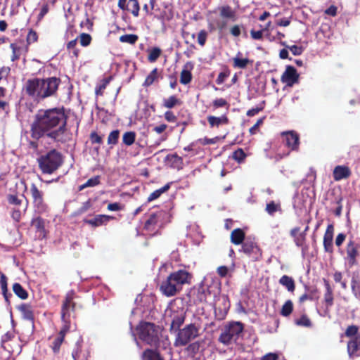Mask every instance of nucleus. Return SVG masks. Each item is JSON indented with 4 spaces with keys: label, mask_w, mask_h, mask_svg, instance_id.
<instances>
[{
    "label": "nucleus",
    "mask_w": 360,
    "mask_h": 360,
    "mask_svg": "<svg viewBox=\"0 0 360 360\" xmlns=\"http://www.w3.org/2000/svg\"><path fill=\"white\" fill-rule=\"evenodd\" d=\"M66 123L67 117L63 109L40 110L32 125V136L39 139L46 133L56 141L65 142L68 140Z\"/></svg>",
    "instance_id": "nucleus-1"
},
{
    "label": "nucleus",
    "mask_w": 360,
    "mask_h": 360,
    "mask_svg": "<svg viewBox=\"0 0 360 360\" xmlns=\"http://www.w3.org/2000/svg\"><path fill=\"white\" fill-rule=\"evenodd\" d=\"M359 328L356 325L348 326L341 337L348 338L349 340L347 343V352L349 359H354L360 356V333Z\"/></svg>",
    "instance_id": "nucleus-5"
},
{
    "label": "nucleus",
    "mask_w": 360,
    "mask_h": 360,
    "mask_svg": "<svg viewBox=\"0 0 360 360\" xmlns=\"http://www.w3.org/2000/svg\"><path fill=\"white\" fill-rule=\"evenodd\" d=\"M139 302V309L143 313L150 309L153 305V296L152 295H139L136 297V302Z\"/></svg>",
    "instance_id": "nucleus-22"
},
{
    "label": "nucleus",
    "mask_w": 360,
    "mask_h": 360,
    "mask_svg": "<svg viewBox=\"0 0 360 360\" xmlns=\"http://www.w3.org/2000/svg\"><path fill=\"white\" fill-rule=\"evenodd\" d=\"M158 68H154L146 78L143 86H149L152 85L153 82L158 79Z\"/></svg>",
    "instance_id": "nucleus-42"
},
{
    "label": "nucleus",
    "mask_w": 360,
    "mask_h": 360,
    "mask_svg": "<svg viewBox=\"0 0 360 360\" xmlns=\"http://www.w3.org/2000/svg\"><path fill=\"white\" fill-rule=\"evenodd\" d=\"M200 326L195 323H189L183 328L177 330L174 345L176 347H184L189 344L191 341L200 335Z\"/></svg>",
    "instance_id": "nucleus-7"
},
{
    "label": "nucleus",
    "mask_w": 360,
    "mask_h": 360,
    "mask_svg": "<svg viewBox=\"0 0 360 360\" xmlns=\"http://www.w3.org/2000/svg\"><path fill=\"white\" fill-rule=\"evenodd\" d=\"M283 143L290 149L289 151L283 153H276L274 156L276 161H279L290 155V151L298 152L300 150V135L295 131H285L281 133Z\"/></svg>",
    "instance_id": "nucleus-8"
},
{
    "label": "nucleus",
    "mask_w": 360,
    "mask_h": 360,
    "mask_svg": "<svg viewBox=\"0 0 360 360\" xmlns=\"http://www.w3.org/2000/svg\"><path fill=\"white\" fill-rule=\"evenodd\" d=\"M333 236L334 226L333 224H330L327 226L323 239V245L324 251L330 254H333L334 252L333 243Z\"/></svg>",
    "instance_id": "nucleus-16"
},
{
    "label": "nucleus",
    "mask_w": 360,
    "mask_h": 360,
    "mask_svg": "<svg viewBox=\"0 0 360 360\" xmlns=\"http://www.w3.org/2000/svg\"><path fill=\"white\" fill-rule=\"evenodd\" d=\"M119 136V130H114L111 131L108 137V143L109 145H115L117 143Z\"/></svg>",
    "instance_id": "nucleus-51"
},
{
    "label": "nucleus",
    "mask_w": 360,
    "mask_h": 360,
    "mask_svg": "<svg viewBox=\"0 0 360 360\" xmlns=\"http://www.w3.org/2000/svg\"><path fill=\"white\" fill-rule=\"evenodd\" d=\"M135 141V134L132 131L126 132L122 136V141L127 146H131Z\"/></svg>",
    "instance_id": "nucleus-46"
},
{
    "label": "nucleus",
    "mask_w": 360,
    "mask_h": 360,
    "mask_svg": "<svg viewBox=\"0 0 360 360\" xmlns=\"http://www.w3.org/2000/svg\"><path fill=\"white\" fill-rule=\"evenodd\" d=\"M346 239V234L340 233L335 238V243L338 248H340Z\"/></svg>",
    "instance_id": "nucleus-62"
},
{
    "label": "nucleus",
    "mask_w": 360,
    "mask_h": 360,
    "mask_svg": "<svg viewBox=\"0 0 360 360\" xmlns=\"http://www.w3.org/2000/svg\"><path fill=\"white\" fill-rule=\"evenodd\" d=\"M165 161L171 167L176 169H182L184 165L183 158L176 153L167 155Z\"/></svg>",
    "instance_id": "nucleus-24"
},
{
    "label": "nucleus",
    "mask_w": 360,
    "mask_h": 360,
    "mask_svg": "<svg viewBox=\"0 0 360 360\" xmlns=\"http://www.w3.org/2000/svg\"><path fill=\"white\" fill-rule=\"evenodd\" d=\"M77 44V39L69 41L67 44V48L70 51H72L75 56H78V50L75 49Z\"/></svg>",
    "instance_id": "nucleus-61"
},
{
    "label": "nucleus",
    "mask_w": 360,
    "mask_h": 360,
    "mask_svg": "<svg viewBox=\"0 0 360 360\" xmlns=\"http://www.w3.org/2000/svg\"><path fill=\"white\" fill-rule=\"evenodd\" d=\"M352 174L351 169L346 165H338L333 171V176L335 181H339L349 178Z\"/></svg>",
    "instance_id": "nucleus-21"
},
{
    "label": "nucleus",
    "mask_w": 360,
    "mask_h": 360,
    "mask_svg": "<svg viewBox=\"0 0 360 360\" xmlns=\"http://www.w3.org/2000/svg\"><path fill=\"white\" fill-rule=\"evenodd\" d=\"M193 275L185 269H179L172 272L163 281L160 286V290L166 297H173L179 293L184 285L191 283Z\"/></svg>",
    "instance_id": "nucleus-2"
},
{
    "label": "nucleus",
    "mask_w": 360,
    "mask_h": 360,
    "mask_svg": "<svg viewBox=\"0 0 360 360\" xmlns=\"http://www.w3.org/2000/svg\"><path fill=\"white\" fill-rule=\"evenodd\" d=\"M10 47L12 50V55L11 56V61L14 62L18 60L22 53H26L28 51V46L25 45L23 42H14L11 44Z\"/></svg>",
    "instance_id": "nucleus-19"
},
{
    "label": "nucleus",
    "mask_w": 360,
    "mask_h": 360,
    "mask_svg": "<svg viewBox=\"0 0 360 360\" xmlns=\"http://www.w3.org/2000/svg\"><path fill=\"white\" fill-rule=\"evenodd\" d=\"M171 319L170 331L178 330L185 321V313L182 311L172 310L169 315Z\"/></svg>",
    "instance_id": "nucleus-17"
},
{
    "label": "nucleus",
    "mask_w": 360,
    "mask_h": 360,
    "mask_svg": "<svg viewBox=\"0 0 360 360\" xmlns=\"http://www.w3.org/2000/svg\"><path fill=\"white\" fill-rule=\"evenodd\" d=\"M306 240V236L304 232H301L299 236H296L294 239V242L297 247H302Z\"/></svg>",
    "instance_id": "nucleus-55"
},
{
    "label": "nucleus",
    "mask_w": 360,
    "mask_h": 360,
    "mask_svg": "<svg viewBox=\"0 0 360 360\" xmlns=\"http://www.w3.org/2000/svg\"><path fill=\"white\" fill-rule=\"evenodd\" d=\"M305 290L309 293L313 300H317L319 298V291L316 286L304 285Z\"/></svg>",
    "instance_id": "nucleus-45"
},
{
    "label": "nucleus",
    "mask_w": 360,
    "mask_h": 360,
    "mask_svg": "<svg viewBox=\"0 0 360 360\" xmlns=\"http://www.w3.org/2000/svg\"><path fill=\"white\" fill-rule=\"evenodd\" d=\"M212 106L214 109L224 107H226V108H229V104L226 99L220 98H217L212 101Z\"/></svg>",
    "instance_id": "nucleus-49"
},
{
    "label": "nucleus",
    "mask_w": 360,
    "mask_h": 360,
    "mask_svg": "<svg viewBox=\"0 0 360 360\" xmlns=\"http://www.w3.org/2000/svg\"><path fill=\"white\" fill-rule=\"evenodd\" d=\"M37 162L42 173L51 174L61 166L63 157L58 151L53 149L41 155L37 159Z\"/></svg>",
    "instance_id": "nucleus-4"
},
{
    "label": "nucleus",
    "mask_w": 360,
    "mask_h": 360,
    "mask_svg": "<svg viewBox=\"0 0 360 360\" xmlns=\"http://www.w3.org/2000/svg\"><path fill=\"white\" fill-rule=\"evenodd\" d=\"M160 328L153 323L141 321L136 326V335L144 344L158 347L160 345Z\"/></svg>",
    "instance_id": "nucleus-3"
},
{
    "label": "nucleus",
    "mask_w": 360,
    "mask_h": 360,
    "mask_svg": "<svg viewBox=\"0 0 360 360\" xmlns=\"http://www.w3.org/2000/svg\"><path fill=\"white\" fill-rule=\"evenodd\" d=\"M246 157L247 155L242 148H238L233 153L232 155L233 159L238 163L243 162Z\"/></svg>",
    "instance_id": "nucleus-43"
},
{
    "label": "nucleus",
    "mask_w": 360,
    "mask_h": 360,
    "mask_svg": "<svg viewBox=\"0 0 360 360\" xmlns=\"http://www.w3.org/2000/svg\"><path fill=\"white\" fill-rule=\"evenodd\" d=\"M293 311V303L290 300L285 302L281 307L280 314L283 316H289Z\"/></svg>",
    "instance_id": "nucleus-36"
},
{
    "label": "nucleus",
    "mask_w": 360,
    "mask_h": 360,
    "mask_svg": "<svg viewBox=\"0 0 360 360\" xmlns=\"http://www.w3.org/2000/svg\"><path fill=\"white\" fill-rule=\"evenodd\" d=\"M246 238L245 231L240 228L233 229L231 233L230 240L233 245H242Z\"/></svg>",
    "instance_id": "nucleus-23"
},
{
    "label": "nucleus",
    "mask_w": 360,
    "mask_h": 360,
    "mask_svg": "<svg viewBox=\"0 0 360 360\" xmlns=\"http://www.w3.org/2000/svg\"><path fill=\"white\" fill-rule=\"evenodd\" d=\"M241 27L239 25H234L230 28V34L234 37H238L241 34Z\"/></svg>",
    "instance_id": "nucleus-59"
},
{
    "label": "nucleus",
    "mask_w": 360,
    "mask_h": 360,
    "mask_svg": "<svg viewBox=\"0 0 360 360\" xmlns=\"http://www.w3.org/2000/svg\"><path fill=\"white\" fill-rule=\"evenodd\" d=\"M109 83V79H105L103 80L102 84H101L99 86H98L96 88V95H102L104 89H105L106 86Z\"/></svg>",
    "instance_id": "nucleus-58"
},
{
    "label": "nucleus",
    "mask_w": 360,
    "mask_h": 360,
    "mask_svg": "<svg viewBox=\"0 0 360 360\" xmlns=\"http://www.w3.org/2000/svg\"><path fill=\"white\" fill-rule=\"evenodd\" d=\"M148 60L150 63L155 62L162 53V50L159 47H153L148 50Z\"/></svg>",
    "instance_id": "nucleus-37"
},
{
    "label": "nucleus",
    "mask_w": 360,
    "mask_h": 360,
    "mask_svg": "<svg viewBox=\"0 0 360 360\" xmlns=\"http://www.w3.org/2000/svg\"><path fill=\"white\" fill-rule=\"evenodd\" d=\"M265 210L269 215H274L275 212L281 211L280 203H276L274 201H271L266 204Z\"/></svg>",
    "instance_id": "nucleus-39"
},
{
    "label": "nucleus",
    "mask_w": 360,
    "mask_h": 360,
    "mask_svg": "<svg viewBox=\"0 0 360 360\" xmlns=\"http://www.w3.org/2000/svg\"><path fill=\"white\" fill-rule=\"evenodd\" d=\"M165 212L159 211L151 214L146 220L143 229L146 231H153L155 229L160 219L163 217Z\"/></svg>",
    "instance_id": "nucleus-18"
},
{
    "label": "nucleus",
    "mask_w": 360,
    "mask_h": 360,
    "mask_svg": "<svg viewBox=\"0 0 360 360\" xmlns=\"http://www.w3.org/2000/svg\"><path fill=\"white\" fill-rule=\"evenodd\" d=\"M229 75H230V70L227 67H225L224 70L223 72H221L219 74V75L216 79V83L217 84H223L224 82V81L226 80V79L229 77Z\"/></svg>",
    "instance_id": "nucleus-48"
},
{
    "label": "nucleus",
    "mask_w": 360,
    "mask_h": 360,
    "mask_svg": "<svg viewBox=\"0 0 360 360\" xmlns=\"http://www.w3.org/2000/svg\"><path fill=\"white\" fill-rule=\"evenodd\" d=\"M278 282L281 285L285 287L288 292H294L295 290V282L292 277L288 275H283L280 278Z\"/></svg>",
    "instance_id": "nucleus-31"
},
{
    "label": "nucleus",
    "mask_w": 360,
    "mask_h": 360,
    "mask_svg": "<svg viewBox=\"0 0 360 360\" xmlns=\"http://www.w3.org/2000/svg\"><path fill=\"white\" fill-rule=\"evenodd\" d=\"M208 33L206 30H202L198 34V43L200 46H204L207 39Z\"/></svg>",
    "instance_id": "nucleus-52"
},
{
    "label": "nucleus",
    "mask_w": 360,
    "mask_h": 360,
    "mask_svg": "<svg viewBox=\"0 0 360 360\" xmlns=\"http://www.w3.org/2000/svg\"><path fill=\"white\" fill-rule=\"evenodd\" d=\"M171 184L172 183H167L162 188L152 192L148 197V201H153L158 198L163 193L167 191L169 189Z\"/></svg>",
    "instance_id": "nucleus-34"
},
{
    "label": "nucleus",
    "mask_w": 360,
    "mask_h": 360,
    "mask_svg": "<svg viewBox=\"0 0 360 360\" xmlns=\"http://www.w3.org/2000/svg\"><path fill=\"white\" fill-rule=\"evenodd\" d=\"M43 79L32 78L29 79L24 85L23 89L32 99L39 102L43 100V92L41 85H43Z\"/></svg>",
    "instance_id": "nucleus-10"
},
{
    "label": "nucleus",
    "mask_w": 360,
    "mask_h": 360,
    "mask_svg": "<svg viewBox=\"0 0 360 360\" xmlns=\"http://www.w3.org/2000/svg\"><path fill=\"white\" fill-rule=\"evenodd\" d=\"M192 80V74L190 70L187 69H183L180 75V82L182 84H188Z\"/></svg>",
    "instance_id": "nucleus-41"
},
{
    "label": "nucleus",
    "mask_w": 360,
    "mask_h": 360,
    "mask_svg": "<svg viewBox=\"0 0 360 360\" xmlns=\"http://www.w3.org/2000/svg\"><path fill=\"white\" fill-rule=\"evenodd\" d=\"M345 261L350 267L357 265V259L360 257V244L356 243L353 238H350L345 246Z\"/></svg>",
    "instance_id": "nucleus-11"
},
{
    "label": "nucleus",
    "mask_w": 360,
    "mask_h": 360,
    "mask_svg": "<svg viewBox=\"0 0 360 360\" xmlns=\"http://www.w3.org/2000/svg\"><path fill=\"white\" fill-rule=\"evenodd\" d=\"M243 324L240 322H230L221 329L218 341L224 345L228 346L236 342L243 331Z\"/></svg>",
    "instance_id": "nucleus-6"
},
{
    "label": "nucleus",
    "mask_w": 360,
    "mask_h": 360,
    "mask_svg": "<svg viewBox=\"0 0 360 360\" xmlns=\"http://www.w3.org/2000/svg\"><path fill=\"white\" fill-rule=\"evenodd\" d=\"M13 290L15 292V294L19 297L22 300H25L27 298V292L26 290L22 287V285L18 283H15L13 285Z\"/></svg>",
    "instance_id": "nucleus-38"
},
{
    "label": "nucleus",
    "mask_w": 360,
    "mask_h": 360,
    "mask_svg": "<svg viewBox=\"0 0 360 360\" xmlns=\"http://www.w3.org/2000/svg\"><path fill=\"white\" fill-rule=\"evenodd\" d=\"M18 309L25 319L31 320L33 319V312L30 305L22 304L18 307Z\"/></svg>",
    "instance_id": "nucleus-35"
},
{
    "label": "nucleus",
    "mask_w": 360,
    "mask_h": 360,
    "mask_svg": "<svg viewBox=\"0 0 360 360\" xmlns=\"http://www.w3.org/2000/svg\"><path fill=\"white\" fill-rule=\"evenodd\" d=\"M207 121L210 127H218L219 125L228 124L229 123V120L226 115H222L220 117L209 115L207 117Z\"/></svg>",
    "instance_id": "nucleus-28"
},
{
    "label": "nucleus",
    "mask_w": 360,
    "mask_h": 360,
    "mask_svg": "<svg viewBox=\"0 0 360 360\" xmlns=\"http://www.w3.org/2000/svg\"><path fill=\"white\" fill-rule=\"evenodd\" d=\"M351 289L355 297L360 300V285L358 281L354 278L351 281Z\"/></svg>",
    "instance_id": "nucleus-47"
},
{
    "label": "nucleus",
    "mask_w": 360,
    "mask_h": 360,
    "mask_svg": "<svg viewBox=\"0 0 360 360\" xmlns=\"http://www.w3.org/2000/svg\"><path fill=\"white\" fill-rule=\"evenodd\" d=\"M295 324L300 326L311 327V321L306 314H303L298 319L295 321Z\"/></svg>",
    "instance_id": "nucleus-44"
},
{
    "label": "nucleus",
    "mask_w": 360,
    "mask_h": 360,
    "mask_svg": "<svg viewBox=\"0 0 360 360\" xmlns=\"http://www.w3.org/2000/svg\"><path fill=\"white\" fill-rule=\"evenodd\" d=\"M122 42L134 44L135 43V34H124L120 37Z\"/></svg>",
    "instance_id": "nucleus-57"
},
{
    "label": "nucleus",
    "mask_w": 360,
    "mask_h": 360,
    "mask_svg": "<svg viewBox=\"0 0 360 360\" xmlns=\"http://www.w3.org/2000/svg\"><path fill=\"white\" fill-rule=\"evenodd\" d=\"M73 298H74V292L73 291L69 292L66 295L65 301L63 303V308H62V319L63 321H65V319H66V316L68 313L69 309L71 307H72V302Z\"/></svg>",
    "instance_id": "nucleus-32"
},
{
    "label": "nucleus",
    "mask_w": 360,
    "mask_h": 360,
    "mask_svg": "<svg viewBox=\"0 0 360 360\" xmlns=\"http://www.w3.org/2000/svg\"><path fill=\"white\" fill-rule=\"evenodd\" d=\"M30 193L35 210L39 214L46 212L49 207L44 201V193L34 184H32L30 186Z\"/></svg>",
    "instance_id": "nucleus-12"
},
{
    "label": "nucleus",
    "mask_w": 360,
    "mask_h": 360,
    "mask_svg": "<svg viewBox=\"0 0 360 360\" xmlns=\"http://www.w3.org/2000/svg\"><path fill=\"white\" fill-rule=\"evenodd\" d=\"M91 41V37L89 34L82 33L79 36V41L82 46H87L90 44Z\"/></svg>",
    "instance_id": "nucleus-56"
},
{
    "label": "nucleus",
    "mask_w": 360,
    "mask_h": 360,
    "mask_svg": "<svg viewBox=\"0 0 360 360\" xmlns=\"http://www.w3.org/2000/svg\"><path fill=\"white\" fill-rule=\"evenodd\" d=\"M300 75L297 72L296 69L291 65H287L285 72L281 75V82L288 86L298 83Z\"/></svg>",
    "instance_id": "nucleus-15"
},
{
    "label": "nucleus",
    "mask_w": 360,
    "mask_h": 360,
    "mask_svg": "<svg viewBox=\"0 0 360 360\" xmlns=\"http://www.w3.org/2000/svg\"><path fill=\"white\" fill-rule=\"evenodd\" d=\"M281 44L283 46H285L292 52V53L294 56H300L304 51V49L302 48V46H298L297 45H292V46H286L285 45V42H281Z\"/></svg>",
    "instance_id": "nucleus-50"
},
{
    "label": "nucleus",
    "mask_w": 360,
    "mask_h": 360,
    "mask_svg": "<svg viewBox=\"0 0 360 360\" xmlns=\"http://www.w3.org/2000/svg\"><path fill=\"white\" fill-rule=\"evenodd\" d=\"M219 15L222 18H226L233 21L236 20V12L229 5L219 7Z\"/></svg>",
    "instance_id": "nucleus-30"
},
{
    "label": "nucleus",
    "mask_w": 360,
    "mask_h": 360,
    "mask_svg": "<svg viewBox=\"0 0 360 360\" xmlns=\"http://www.w3.org/2000/svg\"><path fill=\"white\" fill-rule=\"evenodd\" d=\"M252 262L259 261L262 258V250L255 238L248 237L241 245L240 250Z\"/></svg>",
    "instance_id": "nucleus-9"
},
{
    "label": "nucleus",
    "mask_w": 360,
    "mask_h": 360,
    "mask_svg": "<svg viewBox=\"0 0 360 360\" xmlns=\"http://www.w3.org/2000/svg\"><path fill=\"white\" fill-rule=\"evenodd\" d=\"M200 349V343L199 342H194L188 345L186 349L189 352H192L193 354H196Z\"/></svg>",
    "instance_id": "nucleus-60"
},
{
    "label": "nucleus",
    "mask_w": 360,
    "mask_h": 360,
    "mask_svg": "<svg viewBox=\"0 0 360 360\" xmlns=\"http://www.w3.org/2000/svg\"><path fill=\"white\" fill-rule=\"evenodd\" d=\"M210 290L208 287L200 285L193 290V295L194 296L195 302H207V297L210 296Z\"/></svg>",
    "instance_id": "nucleus-20"
},
{
    "label": "nucleus",
    "mask_w": 360,
    "mask_h": 360,
    "mask_svg": "<svg viewBox=\"0 0 360 360\" xmlns=\"http://www.w3.org/2000/svg\"><path fill=\"white\" fill-rule=\"evenodd\" d=\"M243 53L238 52L236 56L233 58V67L234 68L245 69L249 65L252 64V60L248 58H243Z\"/></svg>",
    "instance_id": "nucleus-25"
},
{
    "label": "nucleus",
    "mask_w": 360,
    "mask_h": 360,
    "mask_svg": "<svg viewBox=\"0 0 360 360\" xmlns=\"http://www.w3.org/2000/svg\"><path fill=\"white\" fill-rule=\"evenodd\" d=\"M99 176H94L93 178L89 179L85 184L80 186V190H82L86 187H92L98 185L99 184Z\"/></svg>",
    "instance_id": "nucleus-53"
},
{
    "label": "nucleus",
    "mask_w": 360,
    "mask_h": 360,
    "mask_svg": "<svg viewBox=\"0 0 360 360\" xmlns=\"http://www.w3.org/2000/svg\"><path fill=\"white\" fill-rule=\"evenodd\" d=\"M43 85H41V91L43 92V100L46 98L52 96L56 94L60 80L56 77L43 79Z\"/></svg>",
    "instance_id": "nucleus-13"
},
{
    "label": "nucleus",
    "mask_w": 360,
    "mask_h": 360,
    "mask_svg": "<svg viewBox=\"0 0 360 360\" xmlns=\"http://www.w3.org/2000/svg\"><path fill=\"white\" fill-rule=\"evenodd\" d=\"M67 329L64 328L60 332V335L53 342V350L55 353L59 351L60 347L63 341L64 335Z\"/></svg>",
    "instance_id": "nucleus-40"
},
{
    "label": "nucleus",
    "mask_w": 360,
    "mask_h": 360,
    "mask_svg": "<svg viewBox=\"0 0 360 360\" xmlns=\"http://www.w3.org/2000/svg\"><path fill=\"white\" fill-rule=\"evenodd\" d=\"M32 226L35 228L39 238L43 239L46 237V230L43 219L40 217L33 219L32 221Z\"/></svg>",
    "instance_id": "nucleus-27"
},
{
    "label": "nucleus",
    "mask_w": 360,
    "mask_h": 360,
    "mask_svg": "<svg viewBox=\"0 0 360 360\" xmlns=\"http://www.w3.org/2000/svg\"><path fill=\"white\" fill-rule=\"evenodd\" d=\"M181 104L182 101L174 95L170 96L163 101V106L169 109H171L176 105H181Z\"/></svg>",
    "instance_id": "nucleus-33"
},
{
    "label": "nucleus",
    "mask_w": 360,
    "mask_h": 360,
    "mask_svg": "<svg viewBox=\"0 0 360 360\" xmlns=\"http://www.w3.org/2000/svg\"><path fill=\"white\" fill-rule=\"evenodd\" d=\"M113 219V217L109 215L99 214L96 216L94 219H85L84 222L92 226H99Z\"/></svg>",
    "instance_id": "nucleus-26"
},
{
    "label": "nucleus",
    "mask_w": 360,
    "mask_h": 360,
    "mask_svg": "<svg viewBox=\"0 0 360 360\" xmlns=\"http://www.w3.org/2000/svg\"><path fill=\"white\" fill-rule=\"evenodd\" d=\"M165 119L169 122H175L177 120L176 116L171 110L165 112Z\"/></svg>",
    "instance_id": "nucleus-64"
},
{
    "label": "nucleus",
    "mask_w": 360,
    "mask_h": 360,
    "mask_svg": "<svg viewBox=\"0 0 360 360\" xmlns=\"http://www.w3.org/2000/svg\"><path fill=\"white\" fill-rule=\"evenodd\" d=\"M141 360H164L157 349H146L141 356Z\"/></svg>",
    "instance_id": "nucleus-29"
},
{
    "label": "nucleus",
    "mask_w": 360,
    "mask_h": 360,
    "mask_svg": "<svg viewBox=\"0 0 360 360\" xmlns=\"http://www.w3.org/2000/svg\"><path fill=\"white\" fill-rule=\"evenodd\" d=\"M323 283L326 288V292L324 293L323 301V303L325 305V309H323V313L321 314V315L323 316L330 317V309L333 305L334 302L333 292L328 280L323 278Z\"/></svg>",
    "instance_id": "nucleus-14"
},
{
    "label": "nucleus",
    "mask_w": 360,
    "mask_h": 360,
    "mask_svg": "<svg viewBox=\"0 0 360 360\" xmlns=\"http://www.w3.org/2000/svg\"><path fill=\"white\" fill-rule=\"evenodd\" d=\"M38 36L35 31L30 30L27 36V44L28 46L30 44L34 43L37 41Z\"/></svg>",
    "instance_id": "nucleus-54"
},
{
    "label": "nucleus",
    "mask_w": 360,
    "mask_h": 360,
    "mask_svg": "<svg viewBox=\"0 0 360 360\" xmlns=\"http://www.w3.org/2000/svg\"><path fill=\"white\" fill-rule=\"evenodd\" d=\"M264 32V30H258V31L251 30H250V36L255 40H260L262 39Z\"/></svg>",
    "instance_id": "nucleus-63"
}]
</instances>
